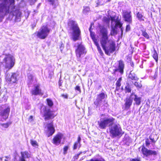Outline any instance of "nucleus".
<instances>
[{"mask_svg": "<svg viewBox=\"0 0 161 161\" xmlns=\"http://www.w3.org/2000/svg\"><path fill=\"white\" fill-rule=\"evenodd\" d=\"M100 29L101 44L105 53L109 55L115 51V44L112 40L108 39V32L106 28L101 26Z\"/></svg>", "mask_w": 161, "mask_h": 161, "instance_id": "nucleus-1", "label": "nucleus"}, {"mask_svg": "<svg viewBox=\"0 0 161 161\" xmlns=\"http://www.w3.org/2000/svg\"><path fill=\"white\" fill-rule=\"evenodd\" d=\"M14 0H0V17L3 18L9 12V9L11 8L12 13L13 16H15L16 19H19L21 15V12L19 10L14 11Z\"/></svg>", "mask_w": 161, "mask_h": 161, "instance_id": "nucleus-2", "label": "nucleus"}, {"mask_svg": "<svg viewBox=\"0 0 161 161\" xmlns=\"http://www.w3.org/2000/svg\"><path fill=\"white\" fill-rule=\"evenodd\" d=\"M68 25L72 31V38L74 41L79 40L81 36V31L76 22L69 20Z\"/></svg>", "mask_w": 161, "mask_h": 161, "instance_id": "nucleus-3", "label": "nucleus"}, {"mask_svg": "<svg viewBox=\"0 0 161 161\" xmlns=\"http://www.w3.org/2000/svg\"><path fill=\"white\" fill-rule=\"evenodd\" d=\"M107 97V95L104 93L102 92L97 95L96 99L94 102V104L96 107H101L102 109H107L108 104L105 99Z\"/></svg>", "mask_w": 161, "mask_h": 161, "instance_id": "nucleus-4", "label": "nucleus"}, {"mask_svg": "<svg viewBox=\"0 0 161 161\" xmlns=\"http://www.w3.org/2000/svg\"><path fill=\"white\" fill-rule=\"evenodd\" d=\"M109 131L110 136L113 138L122 136L123 134L120 125L114 122L109 127Z\"/></svg>", "mask_w": 161, "mask_h": 161, "instance_id": "nucleus-5", "label": "nucleus"}, {"mask_svg": "<svg viewBox=\"0 0 161 161\" xmlns=\"http://www.w3.org/2000/svg\"><path fill=\"white\" fill-rule=\"evenodd\" d=\"M15 61V59L13 56L10 54L6 55L3 59L2 64L5 68L9 70L13 67Z\"/></svg>", "mask_w": 161, "mask_h": 161, "instance_id": "nucleus-6", "label": "nucleus"}, {"mask_svg": "<svg viewBox=\"0 0 161 161\" xmlns=\"http://www.w3.org/2000/svg\"><path fill=\"white\" fill-rule=\"evenodd\" d=\"M115 119L111 117L101 118L100 121H98L99 127L101 129H105L108 126L109 127L113 122H115Z\"/></svg>", "mask_w": 161, "mask_h": 161, "instance_id": "nucleus-7", "label": "nucleus"}, {"mask_svg": "<svg viewBox=\"0 0 161 161\" xmlns=\"http://www.w3.org/2000/svg\"><path fill=\"white\" fill-rule=\"evenodd\" d=\"M50 30V29L48 28L47 26H43L37 32L36 35L40 39H44L48 35Z\"/></svg>", "mask_w": 161, "mask_h": 161, "instance_id": "nucleus-8", "label": "nucleus"}, {"mask_svg": "<svg viewBox=\"0 0 161 161\" xmlns=\"http://www.w3.org/2000/svg\"><path fill=\"white\" fill-rule=\"evenodd\" d=\"M86 53L84 47L81 44L79 45L75 50L78 61H80L81 60L80 57L81 56L83 57L85 54Z\"/></svg>", "mask_w": 161, "mask_h": 161, "instance_id": "nucleus-9", "label": "nucleus"}, {"mask_svg": "<svg viewBox=\"0 0 161 161\" xmlns=\"http://www.w3.org/2000/svg\"><path fill=\"white\" fill-rule=\"evenodd\" d=\"M18 75L15 73H9L7 72L5 74V79L7 81L15 83L17 80Z\"/></svg>", "mask_w": 161, "mask_h": 161, "instance_id": "nucleus-10", "label": "nucleus"}, {"mask_svg": "<svg viewBox=\"0 0 161 161\" xmlns=\"http://www.w3.org/2000/svg\"><path fill=\"white\" fill-rule=\"evenodd\" d=\"M56 115V114L54 113V112L51 111L50 109L46 108H45L44 116L45 120L52 119Z\"/></svg>", "mask_w": 161, "mask_h": 161, "instance_id": "nucleus-11", "label": "nucleus"}, {"mask_svg": "<svg viewBox=\"0 0 161 161\" xmlns=\"http://www.w3.org/2000/svg\"><path fill=\"white\" fill-rule=\"evenodd\" d=\"M131 12L130 11L124 10L123 11L122 16L125 21L131 24L132 22V17L131 14Z\"/></svg>", "mask_w": 161, "mask_h": 161, "instance_id": "nucleus-12", "label": "nucleus"}, {"mask_svg": "<svg viewBox=\"0 0 161 161\" xmlns=\"http://www.w3.org/2000/svg\"><path fill=\"white\" fill-rule=\"evenodd\" d=\"M31 93L32 95H38L43 94L42 91L40 88L39 84L35 85L34 87L31 89Z\"/></svg>", "mask_w": 161, "mask_h": 161, "instance_id": "nucleus-13", "label": "nucleus"}, {"mask_svg": "<svg viewBox=\"0 0 161 161\" xmlns=\"http://www.w3.org/2000/svg\"><path fill=\"white\" fill-rule=\"evenodd\" d=\"M142 151L143 154L146 157L151 155H156L157 154V152L155 151L148 150L143 146L142 149Z\"/></svg>", "mask_w": 161, "mask_h": 161, "instance_id": "nucleus-14", "label": "nucleus"}, {"mask_svg": "<svg viewBox=\"0 0 161 161\" xmlns=\"http://www.w3.org/2000/svg\"><path fill=\"white\" fill-rule=\"evenodd\" d=\"M132 96H133V93H132L129 97H127L125 100V108L126 110H128L132 104L133 100Z\"/></svg>", "mask_w": 161, "mask_h": 161, "instance_id": "nucleus-15", "label": "nucleus"}, {"mask_svg": "<svg viewBox=\"0 0 161 161\" xmlns=\"http://www.w3.org/2000/svg\"><path fill=\"white\" fill-rule=\"evenodd\" d=\"M21 156L19 157V161H26V159L31 157V155L26 151L21 152Z\"/></svg>", "mask_w": 161, "mask_h": 161, "instance_id": "nucleus-16", "label": "nucleus"}, {"mask_svg": "<svg viewBox=\"0 0 161 161\" xmlns=\"http://www.w3.org/2000/svg\"><path fill=\"white\" fill-rule=\"evenodd\" d=\"M47 135L48 137L51 136L54 133L55 129L52 123L48 124L47 125Z\"/></svg>", "mask_w": 161, "mask_h": 161, "instance_id": "nucleus-17", "label": "nucleus"}, {"mask_svg": "<svg viewBox=\"0 0 161 161\" xmlns=\"http://www.w3.org/2000/svg\"><path fill=\"white\" fill-rule=\"evenodd\" d=\"M124 62L122 60H120L119 61L118 68L115 69V72L119 71L121 74H122L124 73Z\"/></svg>", "mask_w": 161, "mask_h": 161, "instance_id": "nucleus-18", "label": "nucleus"}, {"mask_svg": "<svg viewBox=\"0 0 161 161\" xmlns=\"http://www.w3.org/2000/svg\"><path fill=\"white\" fill-rule=\"evenodd\" d=\"M110 19L112 21V24H113V22H114V24L113 25H114V26L116 28L118 26L120 28L122 26V25L120 22L115 19V15H114L113 16H110Z\"/></svg>", "mask_w": 161, "mask_h": 161, "instance_id": "nucleus-19", "label": "nucleus"}, {"mask_svg": "<svg viewBox=\"0 0 161 161\" xmlns=\"http://www.w3.org/2000/svg\"><path fill=\"white\" fill-rule=\"evenodd\" d=\"M62 137V135L60 134L57 135L53 139V143L54 144L58 145L60 143Z\"/></svg>", "mask_w": 161, "mask_h": 161, "instance_id": "nucleus-20", "label": "nucleus"}, {"mask_svg": "<svg viewBox=\"0 0 161 161\" xmlns=\"http://www.w3.org/2000/svg\"><path fill=\"white\" fill-rule=\"evenodd\" d=\"M10 110V108H7L3 111L0 112V115L3 117L4 119H6L8 117Z\"/></svg>", "mask_w": 161, "mask_h": 161, "instance_id": "nucleus-21", "label": "nucleus"}, {"mask_svg": "<svg viewBox=\"0 0 161 161\" xmlns=\"http://www.w3.org/2000/svg\"><path fill=\"white\" fill-rule=\"evenodd\" d=\"M132 98L135 102L134 104L139 105L141 104L142 100V98L141 97L133 93V96H132Z\"/></svg>", "mask_w": 161, "mask_h": 161, "instance_id": "nucleus-22", "label": "nucleus"}, {"mask_svg": "<svg viewBox=\"0 0 161 161\" xmlns=\"http://www.w3.org/2000/svg\"><path fill=\"white\" fill-rule=\"evenodd\" d=\"M128 78L132 80L136 81L138 80L139 79L133 71V70L130 71L128 75Z\"/></svg>", "mask_w": 161, "mask_h": 161, "instance_id": "nucleus-23", "label": "nucleus"}, {"mask_svg": "<svg viewBox=\"0 0 161 161\" xmlns=\"http://www.w3.org/2000/svg\"><path fill=\"white\" fill-rule=\"evenodd\" d=\"M81 138L80 136H79L77 140L74 143L73 146V149L74 150L76 149L77 148H80L81 146L80 141Z\"/></svg>", "mask_w": 161, "mask_h": 161, "instance_id": "nucleus-24", "label": "nucleus"}, {"mask_svg": "<svg viewBox=\"0 0 161 161\" xmlns=\"http://www.w3.org/2000/svg\"><path fill=\"white\" fill-rule=\"evenodd\" d=\"M111 30L110 34L113 36L116 35L117 33V31L116 29V27L114 26V25L112 24L111 26Z\"/></svg>", "mask_w": 161, "mask_h": 161, "instance_id": "nucleus-25", "label": "nucleus"}, {"mask_svg": "<svg viewBox=\"0 0 161 161\" xmlns=\"http://www.w3.org/2000/svg\"><path fill=\"white\" fill-rule=\"evenodd\" d=\"M28 84H31L33 81V76L31 74H29L28 75Z\"/></svg>", "mask_w": 161, "mask_h": 161, "instance_id": "nucleus-26", "label": "nucleus"}, {"mask_svg": "<svg viewBox=\"0 0 161 161\" xmlns=\"http://www.w3.org/2000/svg\"><path fill=\"white\" fill-rule=\"evenodd\" d=\"M125 92H130L131 91V89L129 84L127 83L126 86L125 87Z\"/></svg>", "mask_w": 161, "mask_h": 161, "instance_id": "nucleus-27", "label": "nucleus"}, {"mask_svg": "<svg viewBox=\"0 0 161 161\" xmlns=\"http://www.w3.org/2000/svg\"><path fill=\"white\" fill-rule=\"evenodd\" d=\"M136 16L139 20L141 21L144 20V17L142 14L140 13L139 12L137 13V14Z\"/></svg>", "mask_w": 161, "mask_h": 161, "instance_id": "nucleus-28", "label": "nucleus"}, {"mask_svg": "<svg viewBox=\"0 0 161 161\" xmlns=\"http://www.w3.org/2000/svg\"><path fill=\"white\" fill-rule=\"evenodd\" d=\"M122 80V78L120 77L119 78L118 80L116 82V89H118L119 88V87L121 86V83L120 82Z\"/></svg>", "mask_w": 161, "mask_h": 161, "instance_id": "nucleus-29", "label": "nucleus"}, {"mask_svg": "<svg viewBox=\"0 0 161 161\" xmlns=\"http://www.w3.org/2000/svg\"><path fill=\"white\" fill-rule=\"evenodd\" d=\"M134 84L137 89L141 88L142 86V85L141 82L135 81Z\"/></svg>", "mask_w": 161, "mask_h": 161, "instance_id": "nucleus-30", "label": "nucleus"}, {"mask_svg": "<svg viewBox=\"0 0 161 161\" xmlns=\"http://www.w3.org/2000/svg\"><path fill=\"white\" fill-rule=\"evenodd\" d=\"M142 36L148 39L149 38V36L145 31H142Z\"/></svg>", "mask_w": 161, "mask_h": 161, "instance_id": "nucleus-31", "label": "nucleus"}, {"mask_svg": "<svg viewBox=\"0 0 161 161\" xmlns=\"http://www.w3.org/2000/svg\"><path fill=\"white\" fill-rule=\"evenodd\" d=\"M31 143L32 145L33 146L35 147H36L38 146V144L37 143V142L36 141H34L33 140H31Z\"/></svg>", "mask_w": 161, "mask_h": 161, "instance_id": "nucleus-32", "label": "nucleus"}, {"mask_svg": "<svg viewBox=\"0 0 161 161\" xmlns=\"http://www.w3.org/2000/svg\"><path fill=\"white\" fill-rule=\"evenodd\" d=\"M47 105L50 107H52L53 105L52 101L50 99H47Z\"/></svg>", "mask_w": 161, "mask_h": 161, "instance_id": "nucleus-33", "label": "nucleus"}, {"mask_svg": "<svg viewBox=\"0 0 161 161\" xmlns=\"http://www.w3.org/2000/svg\"><path fill=\"white\" fill-rule=\"evenodd\" d=\"M153 58L156 61H157L158 59V56L157 53L155 50L154 52V54L153 55Z\"/></svg>", "mask_w": 161, "mask_h": 161, "instance_id": "nucleus-34", "label": "nucleus"}, {"mask_svg": "<svg viewBox=\"0 0 161 161\" xmlns=\"http://www.w3.org/2000/svg\"><path fill=\"white\" fill-rule=\"evenodd\" d=\"M90 10V8L88 7H84L83 12L84 13H86Z\"/></svg>", "mask_w": 161, "mask_h": 161, "instance_id": "nucleus-35", "label": "nucleus"}, {"mask_svg": "<svg viewBox=\"0 0 161 161\" xmlns=\"http://www.w3.org/2000/svg\"><path fill=\"white\" fill-rule=\"evenodd\" d=\"M69 148L68 146H65L64 147V154H66L67 153V152Z\"/></svg>", "mask_w": 161, "mask_h": 161, "instance_id": "nucleus-36", "label": "nucleus"}, {"mask_svg": "<svg viewBox=\"0 0 161 161\" xmlns=\"http://www.w3.org/2000/svg\"><path fill=\"white\" fill-rule=\"evenodd\" d=\"M92 39L93 40V41L94 42V43L95 45L97 47L98 46H99V44L98 42L97 41V40L95 39V38H93L92 36Z\"/></svg>", "mask_w": 161, "mask_h": 161, "instance_id": "nucleus-37", "label": "nucleus"}, {"mask_svg": "<svg viewBox=\"0 0 161 161\" xmlns=\"http://www.w3.org/2000/svg\"><path fill=\"white\" fill-rule=\"evenodd\" d=\"M97 49L98 51L99 52V53H100L101 55H102L103 54V52L101 49V47L99 46H98L97 47Z\"/></svg>", "mask_w": 161, "mask_h": 161, "instance_id": "nucleus-38", "label": "nucleus"}, {"mask_svg": "<svg viewBox=\"0 0 161 161\" xmlns=\"http://www.w3.org/2000/svg\"><path fill=\"white\" fill-rule=\"evenodd\" d=\"M146 145L147 147H148L150 144V142L148 139H147L145 141Z\"/></svg>", "mask_w": 161, "mask_h": 161, "instance_id": "nucleus-39", "label": "nucleus"}, {"mask_svg": "<svg viewBox=\"0 0 161 161\" xmlns=\"http://www.w3.org/2000/svg\"><path fill=\"white\" fill-rule=\"evenodd\" d=\"M130 161H140V159L138 158H131L130 159Z\"/></svg>", "mask_w": 161, "mask_h": 161, "instance_id": "nucleus-40", "label": "nucleus"}, {"mask_svg": "<svg viewBox=\"0 0 161 161\" xmlns=\"http://www.w3.org/2000/svg\"><path fill=\"white\" fill-rule=\"evenodd\" d=\"M149 138L151 141L152 142L154 143L156 141H155L153 138H152V136L150 135L149 136Z\"/></svg>", "mask_w": 161, "mask_h": 161, "instance_id": "nucleus-41", "label": "nucleus"}, {"mask_svg": "<svg viewBox=\"0 0 161 161\" xmlns=\"http://www.w3.org/2000/svg\"><path fill=\"white\" fill-rule=\"evenodd\" d=\"M130 26L129 25H126V31H128L130 30Z\"/></svg>", "mask_w": 161, "mask_h": 161, "instance_id": "nucleus-42", "label": "nucleus"}, {"mask_svg": "<svg viewBox=\"0 0 161 161\" xmlns=\"http://www.w3.org/2000/svg\"><path fill=\"white\" fill-rule=\"evenodd\" d=\"M75 89L76 90H77L78 91H79L80 92H81L80 87L79 86H77L76 87Z\"/></svg>", "mask_w": 161, "mask_h": 161, "instance_id": "nucleus-43", "label": "nucleus"}, {"mask_svg": "<svg viewBox=\"0 0 161 161\" xmlns=\"http://www.w3.org/2000/svg\"><path fill=\"white\" fill-rule=\"evenodd\" d=\"M33 120V117L32 116H30L28 120L30 122H31Z\"/></svg>", "mask_w": 161, "mask_h": 161, "instance_id": "nucleus-44", "label": "nucleus"}, {"mask_svg": "<svg viewBox=\"0 0 161 161\" xmlns=\"http://www.w3.org/2000/svg\"><path fill=\"white\" fill-rule=\"evenodd\" d=\"M81 153V152H80V153L77 154L76 155H75L74 157L75 159H77L79 158V155Z\"/></svg>", "mask_w": 161, "mask_h": 161, "instance_id": "nucleus-45", "label": "nucleus"}, {"mask_svg": "<svg viewBox=\"0 0 161 161\" xmlns=\"http://www.w3.org/2000/svg\"><path fill=\"white\" fill-rule=\"evenodd\" d=\"M90 161H102L101 160H99L98 159H92Z\"/></svg>", "mask_w": 161, "mask_h": 161, "instance_id": "nucleus-46", "label": "nucleus"}, {"mask_svg": "<svg viewBox=\"0 0 161 161\" xmlns=\"http://www.w3.org/2000/svg\"><path fill=\"white\" fill-rule=\"evenodd\" d=\"M64 46V45L63 44H61V46L60 47V48L61 51H62V50L63 49Z\"/></svg>", "mask_w": 161, "mask_h": 161, "instance_id": "nucleus-47", "label": "nucleus"}, {"mask_svg": "<svg viewBox=\"0 0 161 161\" xmlns=\"http://www.w3.org/2000/svg\"><path fill=\"white\" fill-rule=\"evenodd\" d=\"M58 84L59 86H61L62 85V82H61L60 80H59L58 82Z\"/></svg>", "mask_w": 161, "mask_h": 161, "instance_id": "nucleus-48", "label": "nucleus"}, {"mask_svg": "<svg viewBox=\"0 0 161 161\" xmlns=\"http://www.w3.org/2000/svg\"><path fill=\"white\" fill-rule=\"evenodd\" d=\"M99 1L100 0H99L98 1V3H97V4L98 5H102V4H103V3H100V2H99Z\"/></svg>", "mask_w": 161, "mask_h": 161, "instance_id": "nucleus-49", "label": "nucleus"}, {"mask_svg": "<svg viewBox=\"0 0 161 161\" xmlns=\"http://www.w3.org/2000/svg\"><path fill=\"white\" fill-rule=\"evenodd\" d=\"M130 65H131V66L132 67H133L134 66V64H133V62H131V63H130Z\"/></svg>", "mask_w": 161, "mask_h": 161, "instance_id": "nucleus-50", "label": "nucleus"}, {"mask_svg": "<svg viewBox=\"0 0 161 161\" xmlns=\"http://www.w3.org/2000/svg\"><path fill=\"white\" fill-rule=\"evenodd\" d=\"M62 96L63 97H64L65 98H67V96L66 95H64V94L62 95Z\"/></svg>", "mask_w": 161, "mask_h": 161, "instance_id": "nucleus-51", "label": "nucleus"}, {"mask_svg": "<svg viewBox=\"0 0 161 161\" xmlns=\"http://www.w3.org/2000/svg\"><path fill=\"white\" fill-rule=\"evenodd\" d=\"M5 158H7V159H10V156H5Z\"/></svg>", "mask_w": 161, "mask_h": 161, "instance_id": "nucleus-52", "label": "nucleus"}, {"mask_svg": "<svg viewBox=\"0 0 161 161\" xmlns=\"http://www.w3.org/2000/svg\"><path fill=\"white\" fill-rule=\"evenodd\" d=\"M91 27H92V26H90V28L89 29V31H90V32L91 33Z\"/></svg>", "mask_w": 161, "mask_h": 161, "instance_id": "nucleus-53", "label": "nucleus"}, {"mask_svg": "<svg viewBox=\"0 0 161 161\" xmlns=\"http://www.w3.org/2000/svg\"><path fill=\"white\" fill-rule=\"evenodd\" d=\"M104 115H105V114H101V116H104Z\"/></svg>", "mask_w": 161, "mask_h": 161, "instance_id": "nucleus-54", "label": "nucleus"}, {"mask_svg": "<svg viewBox=\"0 0 161 161\" xmlns=\"http://www.w3.org/2000/svg\"><path fill=\"white\" fill-rule=\"evenodd\" d=\"M8 127V125H6L5 126V127H6V128H7V127Z\"/></svg>", "mask_w": 161, "mask_h": 161, "instance_id": "nucleus-55", "label": "nucleus"}, {"mask_svg": "<svg viewBox=\"0 0 161 161\" xmlns=\"http://www.w3.org/2000/svg\"><path fill=\"white\" fill-rule=\"evenodd\" d=\"M34 12H35V13H37V11L36 10H34Z\"/></svg>", "mask_w": 161, "mask_h": 161, "instance_id": "nucleus-56", "label": "nucleus"}, {"mask_svg": "<svg viewBox=\"0 0 161 161\" xmlns=\"http://www.w3.org/2000/svg\"><path fill=\"white\" fill-rule=\"evenodd\" d=\"M0 160L2 161V158H0Z\"/></svg>", "mask_w": 161, "mask_h": 161, "instance_id": "nucleus-57", "label": "nucleus"}, {"mask_svg": "<svg viewBox=\"0 0 161 161\" xmlns=\"http://www.w3.org/2000/svg\"><path fill=\"white\" fill-rule=\"evenodd\" d=\"M4 161H8V160H7V159H5L4 160Z\"/></svg>", "mask_w": 161, "mask_h": 161, "instance_id": "nucleus-58", "label": "nucleus"}, {"mask_svg": "<svg viewBox=\"0 0 161 161\" xmlns=\"http://www.w3.org/2000/svg\"><path fill=\"white\" fill-rule=\"evenodd\" d=\"M1 106H0V110H1Z\"/></svg>", "mask_w": 161, "mask_h": 161, "instance_id": "nucleus-59", "label": "nucleus"}]
</instances>
